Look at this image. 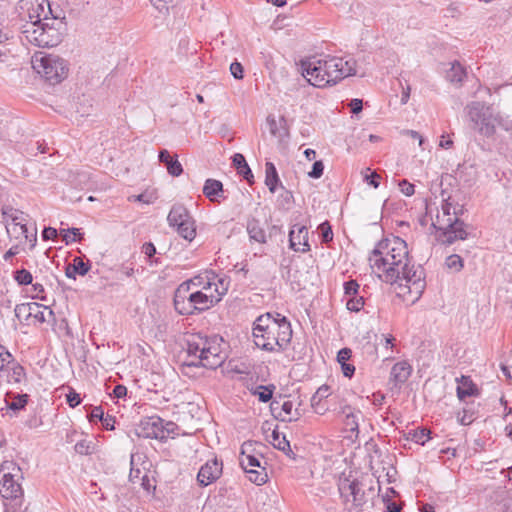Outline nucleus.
<instances>
[{
	"label": "nucleus",
	"mask_w": 512,
	"mask_h": 512,
	"mask_svg": "<svg viewBox=\"0 0 512 512\" xmlns=\"http://www.w3.org/2000/svg\"><path fill=\"white\" fill-rule=\"evenodd\" d=\"M478 394L476 385L471 381L469 377L462 376L459 380L457 387V397L463 401L466 397L474 396Z\"/></svg>",
	"instance_id": "26"
},
{
	"label": "nucleus",
	"mask_w": 512,
	"mask_h": 512,
	"mask_svg": "<svg viewBox=\"0 0 512 512\" xmlns=\"http://www.w3.org/2000/svg\"><path fill=\"white\" fill-rule=\"evenodd\" d=\"M372 270L388 284L405 281V286L420 295L424 289L423 270L411 265L407 243L400 237L380 241L369 256Z\"/></svg>",
	"instance_id": "1"
},
{
	"label": "nucleus",
	"mask_w": 512,
	"mask_h": 512,
	"mask_svg": "<svg viewBox=\"0 0 512 512\" xmlns=\"http://www.w3.org/2000/svg\"><path fill=\"white\" fill-rule=\"evenodd\" d=\"M13 362V356L2 345H0V371Z\"/></svg>",
	"instance_id": "44"
},
{
	"label": "nucleus",
	"mask_w": 512,
	"mask_h": 512,
	"mask_svg": "<svg viewBox=\"0 0 512 512\" xmlns=\"http://www.w3.org/2000/svg\"><path fill=\"white\" fill-rule=\"evenodd\" d=\"M292 409H293V404L291 401L283 402V404L281 405V410H282V412H284L285 415L284 416L281 414L279 415L283 421L297 420V418L290 417V415L292 414Z\"/></svg>",
	"instance_id": "50"
},
{
	"label": "nucleus",
	"mask_w": 512,
	"mask_h": 512,
	"mask_svg": "<svg viewBox=\"0 0 512 512\" xmlns=\"http://www.w3.org/2000/svg\"><path fill=\"white\" fill-rule=\"evenodd\" d=\"M273 386L272 388L270 387H267V386H259L254 394L255 395H258V398L261 402H268L271 398H272V395H273Z\"/></svg>",
	"instance_id": "43"
},
{
	"label": "nucleus",
	"mask_w": 512,
	"mask_h": 512,
	"mask_svg": "<svg viewBox=\"0 0 512 512\" xmlns=\"http://www.w3.org/2000/svg\"><path fill=\"white\" fill-rule=\"evenodd\" d=\"M259 445L257 442L246 441L241 446L240 456L254 455L256 452L255 446Z\"/></svg>",
	"instance_id": "52"
},
{
	"label": "nucleus",
	"mask_w": 512,
	"mask_h": 512,
	"mask_svg": "<svg viewBox=\"0 0 512 512\" xmlns=\"http://www.w3.org/2000/svg\"><path fill=\"white\" fill-rule=\"evenodd\" d=\"M143 429L146 431L145 436L164 440L167 435L164 430V420L160 417H150L142 422Z\"/></svg>",
	"instance_id": "16"
},
{
	"label": "nucleus",
	"mask_w": 512,
	"mask_h": 512,
	"mask_svg": "<svg viewBox=\"0 0 512 512\" xmlns=\"http://www.w3.org/2000/svg\"><path fill=\"white\" fill-rule=\"evenodd\" d=\"M430 431L429 430H426V429H421V430H414L413 432L410 433L411 435V439L418 443V444H421V445H424L425 442L430 439Z\"/></svg>",
	"instance_id": "42"
},
{
	"label": "nucleus",
	"mask_w": 512,
	"mask_h": 512,
	"mask_svg": "<svg viewBox=\"0 0 512 512\" xmlns=\"http://www.w3.org/2000/svg\"><path fill=\"white\" fill-rule=\"evenodd\" d=\"M215 305L212 295L200 290L189 289V284L181 283L174 293V307L181 315H193Z\"/></svg>",
	"instance_id": "6"
},
{
	"label": "nucleus",
	"mask_w": 512,
	"mask_h": 512,
	"mask_svg": "<svg viewBox=\"0 0 512 512\" xmlns=\"http://www.w3.org/2000/svg\"><path fill=\"white\" fill-rule=\"evenodd\" d=\"M67 402L70 407H72V408L76 407L77 405H79L81 403L80 395L78 393H76L74 390H71L67 394Z\"/></svg>",
	"instance_id": "55"
},
{
	"label": "nucleus",
	"mask_w": 512,
	"mask_h": 512,
	"mask_svg": "<svg viewBox=\"0 0 512 512\" xmlns=\"http://www.w3.org/2000/svg\"><path fill=\"white\" fill-rule=\"evenodd\" d=\"M330 395V387L327 385H322L315 392V398H327Z\"/></svg>",
	"instance_id": "63"
},
{
	"label": "nucleus",
	"mask_w": 512,
	"mask_h": 512,
	"mask_svg": "<svg viewBox=\"0 0 512 512\" xmlns=\"http://www.w3.org/2000/svg\"><path fill=\"white\" fill-rule=\"evenodd\" d=\"M319 229L324 243H328L333 239V232L328 221L321 223Z\"/></svg>",
	"instance_id": "47"
},
{
	"label": "nucleus",
	"mask_w": 512,
	"mask_h": 512,
	"mask_svg": "<svg viewBox=\"0 0 512 512\" xmlns=\"http://www.w3.org/2000/svg\"><path fill=\"white\" fill-rule=\"evenodd\" d=\"M224 281L218 280V283L215 282H205V286H202V289H199L200 292L205 293L207 295H212L215 300V304L218 303L222 296L226 293L227 288L223 287Z\"/></svg>",
	"instance_id": "27"
},
{
	"label": "nucleus",
	"mask_w": 512,
	"mask_h": 512,
	"mask_svg": "<svg viewBox=\"0 0 512 512\" xmlns=\"http://www.w3.org/2000/svg\"><path fill=\"white\" fill-rule=\"evenodd\" d=\"M33 292L35 293L32 297L40 300L45 299V289L44 286L40 283L32 284Z\"/></svg>",
	"instance_id": "57"
},
{
	"label": "nucleus",
	"mask_w": 512,
	"mask_h": 512,
	"mask_svg": "<svg viewBox=\"0 0 512 512\" xmlns=\"http://www.w3.org/2000/svg\"><path fill=\"white\" fill-rule=\"evenodd\" d=\"M399 187L401 192L406 196H412L415 192L414 185L408 182L407 180L400 181Z\"/></svg>",
	"instance_id": "53"
},
{
	"label": "nucleus",
	"mask_w": 512,
	"mask_h": 512,
	"mask_svg": "<svg viewBox=\"0 0 512 512\" xmlns=\"http://www.w3.org/2000/svg\"><path fill=\"white\" fill-rule=\"evenodd\" d=\"M303 76L318 88L334 85L338 81L356 74V61L342 57H312L301 61Z\"/></svg>",
	"instance_id": "2"
},
{
	"label": "nucleus",
	"mask_w": 512,
	"mask_h": 512,
	"mask_svg": "<svg viewBox=\"0 0 512 512\" xmlns=\"http://www.w3.org/2000/svg\"><path fill=\"white\" fill-rule=\"evenodd\" d=\"M349 106L351 108L352 113L358 114L362 111L363 103L361 99H353L351 100Z\"/></svg>",
	"instance_id": "61"
},
{
	"label": "nucleus",
	"mask_w": 512,
	"mask_h": 512,
	"mask_svg": "<svg viewBox=\"0 0 512 512\" xmlns=\"http://www.w3.org/2000/svg\"><path fill=\"white\" fill-rule=\"evenodd\" d=\"M14 279L19 285H29L32 284L33 276L26 269H20L15 271Z\"/></svg>",
	"instance_id": "38"
},
{
	"label": "nucleus",
	"mask_w": 512,
	"mask_h": 512,
	"mask_svg": "<svg viewBox=\"0 0 512 512\" xmlns=\"http://www.w3.org/2000/svg\"><path fill=\"white\" fill-rule=\"evenodd\" d=\"M266 123L269 128L270 134L278 140H283L288 136V129L286 128V120L282 116L279 121L273 115H269L266 118Z\"/></svg>",
	"instance_id": "20"
},
{
	"label": "nucleus",
	"mask_w": 512,
	"mask_h": 512,
	"mask_svg": "<svg viewBox=\"0 0 512 512\" xmlns=\"http://www.w3.org/2000/svg\"><path fill=\"white\" fill-rule=\"evenodd\" d=\"M3 215L7 220L11 221L12 230L15 232L18 227L20 233L27 232V222L29 220V215L20 211L18 209H14L12 207L7 208L3 211Z\"/></svg>",
	"instance_id": "17"
},
{
	"label": "nucleus",
	"mask_w": 512,
	"mask_h": 512,
	"mask_svg": "<svg viewBox=\"0 0 512 512\" xmlns=\"http://www.w3.org/2000/svg\"><path fill=\"white\" fill-rule=\"evenodd\" d=\"M352 351L349 348L341 349L337 354V361L341 364L347 363L351 358Z\"/></svg>",
	"instance_id": "56"
},
{
	"label": "nucleus",
	"mask_w": 512,
	"mask_h": 512,
	"mask_svg": "<svg viewBox=\"0 0 512 512\" xmlns=\"http://www.w3.org/2000/svg\"><path fill=\"white\" fill-rule=\"evenodd\" d=\"M20 9L24 18L28 19L26 24H40L51 21L52 9L48 0H21Z\"/></svg>",
	"instance_id": "12"
},
{
	"label": "nucleus",
	"mask_w": 512,
	"mask_h": 512,
	"mask_svg": "<svg viewBox=\"0 0 512 512\" xmlns=\"http://www.w3.org/2000/svg\"><path fill=\"white\" fill-rule=\"evenodd\" d=\"M20 479L15 478L8 481L7 486L0 487V494L6 501L11 503H4L5 512H15L22 504L23 490L19 483Z\"/></svg>",
	"instance_id": "13"
},
{
	"label": "nucleus",
	"mask_w": 512,
	"mask_h": 512,
	"mask_svg": "<svg viewBox=\"0 0 512 512\" xmlns=\"http://www.w3.org/2000/svg\"><path fill=\"white\" fill-rule=\"evenodd\" d=\"M28 401V395L27 394H13V393H6L5 395V405L7 409L13 410V411H19L25 407Z\"/></svg>",
	"instance_id": "28"
},
{
	"label": "nucleus",
	"mask_w": 512,
	"mask_h": 512,
	"mask_svg": "<svg viewBox=\"0 0 512 512\" xmlns=\"http://www.w3.org/2000/svg\"><path fill=\"white\" fill-rule=\"evenodd\" d=\"M57 237V230L53 227H47L42 232L43 240H50Z\"/></svg>",
	"instance_id": "62"
},
{
	"label": "nucleus",
	"mask_w": 512,
	"mask_h": 512,
	"mask_svg": "<svg viewBox=\"0 0 512 512\" xmlns=\"http://www.w3.org/2000/svg\"><path fill=\"white\" fill-rule=\"evenodd\" d=\"M249 477V480L256 485H263L268 480V475L266 472V469L264 467L260 468V470H257L255 468L244 470Z\"/></svg>",
	"instance_id": "36"
},
{
	"label": "nucleus",
	"mask_w": 512,
	"mask_h": 512,
	"mask_svg": "<svg viewBox=\"0 0 512 512\" xmlns=\"http://www.w3.org/2000/svg\"><path fill=\"white\" fill-rule=\"evenodd\" d=\"M412 368L406 361L397 362L391 369V380L395 385L405 383L411 375Z\"/></svg>",
	"instance_id": "21"
},
{
	"label": "nucleus",
	"mask_w": 512,
	"mask_h": 512,
	"mask_svg": "<svg viewBox=\"0 0 512 512\" xmlns=\"http://www.w3.org/2000/svg\"><path fill=\"white\" fill-rule=\"evenodd\" d=\"M2 479L0 480V487L7 486L8 481H12L17 478H22L21 468L13 461H4L0 464V474Z\"/></svg>",
	"instance_id": "18"
},
{
	"label": "nucleus",
	"mask_w": 512,
	"mask_h": 512,
	"mask_svg": "<svg viewBox=\"0 0 512 512\" xmlns=\"http://www.w3.org/2000/svg\"><path fill=\"white\" fill-rule=\"evenodd\" d=\"M205 282H210V279L208 277L204 276H196L188 281H185L184 283L189 284V289L199 290L202 289V286H205Z\"/></svg>",
	"instance_id": "45"
},
{
	"label": "nucleus",
	"mask_w": 512,
	"mask_h": 512,
	"mask_svg": "<svg viewBox=\"0 0 512 512\" xmlns=\"http://www.w3.org/2000/svg\"><path fill=\"white\" fill-rule=\"evenodd\" d=\"M207 338H203L199 335H192L187 340V355L189 360L197 361V356L202 354L204 345H207Z\"/></svg>",
	"instance_id": "24"
},
{
	"label": "nucleus",
	"mask_w": 512,
	"mask_h": 512,
	"mask_svg": "<svg viewBox=\"0 0 512 512\" xmlns=\"http://www.w3.org/2000/svg\"><path fill=\"white\" fill-rule=\"evenodd\" d=\"M230 72L235 79L243 78V66L239 62H233L230 65Z\"/></svg>",
	"instance_id": "54"
},
{
	"label": "nucleus",
	"mask_w": 512,
	"mask_h": 512,
	"mask_svg": "<svg viewBox=\"0 0 512 512\" xmlns=\"http://www.w3.org/2000/svg\"><path fill=\"white\" fill-rule=\"evenodd\" d=\"M26 241L30 242V249H33L37 242V230L36 228L33 230V232L29 233L28 231L26 233H21Z\"/></svg>",
	"instance_id": "59"
},
{
	"label": "nucleus",
	"mask_w": 512,
	"mask_h": 512,
	"mask_svg": "<svg viewBox=\"0 0 512 512\" xmlns=\"http://www.w3.org/2000/svg\"><path fill=\"white\" fill-rule=\"evenodd\" d=\"M240 465L244 470H247L248 468H262L260 464V460L254 455H248V456H240Z\"/></svg>",
	"instance_id": "37"
},
{
	"label": "nucleus",
	"mask_w": 512,
	"mask_h": 512,
	"mask_svg": "<svg viewBox=\"0 0 512 512\" xmlns=\"http://www.w3.org/2000/svg\"><path fill=\"white\" fill-rule=\"evenodd\" d=\"M321 401L322 398H315V394L311 397V406L314 409V411L318 414H323L325 411V408L320 406Z\"/></svg>",
	"instance_id": "60"
},
{
	"label": "nucleus",
	"mask_w": 512,
	"mask_h": 512,
	"mask_svg": "<svg viewBox=\"0 0 512 512\" xmlns=\"http://www.w3.org/2000/svg\"><path fill=\"white\" fill-rule=\"evenodd\" d=\"M24 376H25V372H24L23 367H21L20 365L13 364L12 374L10 375L9 381H13L15 383H20L22 381V379L24 378Z\"/></svg>",
	"instance_id": "49"
},
{
	"label": "nucleus",
	"mask_w": 512,
	"mask_h": 512,
	"mask_svg": "<svg viewBox=\"0 0 512 512\" xmlns=\"http://www.w3.org/2000/svg\"><path fill=\"white\" fill-rule=\"evenodd\" d=\"M473 412L467 409H463V415L459 417V421L462 425H469L474 421Z\"/></svg>",
	"instance_id": "58"
},
{
	"label": "nucleus",
	"mask_w": 512,
	"mask_h": 512,
	"mask_svg": "<svg viewBox=\"0 0 512 512\" xmlns=\"http://www.w3.org/2000/svg\"><path fill=\"white\" fill-rule=\"evenodd\" d=\"M222 474V464L213 459L205 463L197 474V481L200 486H208L215 482Z\"/></svg>",
	"instance_id": "14"
},
{
	"label": "nucleus",
	"mask_w": 512,
	"mask_h": 512,
	"mask_svg": "<svg viewBox=\"0 0 512 512\" xmlns=\"http://www.w3.org/2000/svg\"><path fill=\"white\" fill-rule=\"evenodd\" d=\"M103 426L107 429V430H113L115 427V418L113 416H110V415H107V416H104V418L101 420Z\"/></svg>",
	"instance_id": "64"
},
{
	"label": "nucleus",
	"mask_w": 512,
	"mask_h": 512,
	"mask_svg": "<svg viewBox=\"0 0 512 512\" xmlns=\"http://www.w3.org/2000/svg\"><path fill=\"white\" fill-rule=\"evenodd\" d=\"M270 443L278 450L283 452L290 451V443L285 435H281L277 430H273L270 436Z\"/></svg>",
	"instance_id": "35"
},
{
	"label": "nucleus",
	"mask_w": 512,
	"mask_h": 512,
	"mask_svg": "<svg viewBox=\"0 0 512 512\" xmlns=\"http://www.w3.org/2000/svg\"><path fill=\"white\" fill-rule=\"evenodd\" d=\"M445 194L442 191L441 206L432 218V226L440 232L439 238L443 243L452 244L456 240H465L468 233L464 222L459 219L463 206L454 197Z\"/></svg>",
	"instance_id": "4"
},
{
	"label": "nucleus",
	"mask_w": 512,
	"mask_h": 512,
	"mask_svg": "<svg viewBox=\"0 0 512 512\" xmlns=\"http://www.w3.org/2000/svg\"><path fill=\"white\" fill-rule=\"evenodd\" d=\"M341 414L344 417L346 429L351 432L358 431V421L362 416L361 411L346 405L342 407Z\"/></svg>",
	"instance_id": "23"
},
{
	"label": "nucleus",
	"mask_w": 512,
	"mask_h": 512,
	"mask_svg": "<svg viewBox=\"0 0 512 512\" xmlns=\"http://www.w3.org/2000/svg\"><path fill=\"white\" fill-rule=\"evenodd\" d=\"M265 184L271 193H275L278 183L280 182L276 167L273 163L265 164Z\"/></svg>",
	"instance_id": "30"
},
{
	"label": "nucleus",
	"mask_w": 512,
	"mask_h": 512,
	"mask_svg": "<svg viewBox=\"0 0 512 512\" xmlns=\"http://www.w3.org/2000/svg\"><path fill=\"white\" fill-rule=\"evenodd\" d=\"M171 227H176L178 234L186 240H193L196 235L194 220L186 207L181 204H175L167 217Z\"/></svg>",
	"instance_id": "10"
},
{
	"label": "nucleus",
	"mask_w": 512,
	"mask_h": 512,
	"mask_svg": "<svg viewBox=\"0 0 512 512\" xmlns=\"http://www.w3.org/2000/svg\"><path fill=\"white\" fill-rule=\"evenodd\" d=\"M347 309L350 311L358 312L364 306V298L363 296L356 295L348 297L346 300Z\"/></svg>",
	"instance_id": "39"
},
{
	"label": "nucleus",
	"mask_w": 512,
	"mask_h": 512,
	"mask_svg": "<svg viewBox=\"0 0 512 512\" xmlns=\"http://www.w3.org/2000/svg\"><path fill=\"white\" fill-rule=\"evenodd\" d=\"M359 288H360V286L355 280H350L348 282H345L344 283L345 296L348 298L351 296L358 295Z\"/></svg>",
	"instance_id": "46"
},
{
	"label": "nucleus",
	"mask_w": 512,
	"mask_h": 512,
	"mask_svg": "<svg viewBox=\"0 0 512 512\" xmlns=\"http://www.w3.org/2000/svg\"><path fill=\"white\" fill-rule=\"evenodd\" d=\"M32 317L39 323L50 322L54 320V312L47 306L37 303V309L32 311Z\"/></svg>",
	"instance_id": "34"
},
{
	"label": "nucleus",
	"mask_w": 512,
	"mask_h": 512,
	"mask_svg": "<svg viewBox=\"0 0 512 512\" xmlns=\"http://www.w3.org/2000/svg\"><path fill=\"white\" fill-rule=\"evenodd\" d=\"M34 71L52 84H57L67 77L66 61L57 55L36 52L31 58Z\"/></svg>",
	"instance_id": "8"
},
{
	"label": "nucleus",
	"mask_w": 512,
	"mask_h": 512,
	"mask_svg": "<svg viewBox=\"0 0 512 512\" xmlns=\"http://www.w3.org/2000/svg\"><path fill=\"white\" fill-rule=\"evenodd\" d=\"M253 338L255 345L262 350L282 351L291 341V324L280 314L277 318L270 313L260 315L254 322Z\"/></svg>",
	"instance_id": "3"
},
{
	"label": "nucleus",
	"mask_w": 512,
	"mask_h": 512,
	"mask_svg": "<svg viewBox=\"0 0 512 512\" xmlns=\"http://www.w3.org/2000/svg\"><path fill=\"white\" fill-rule=\"evenodd\" d=\"M37 309V303L31 302V303H22L18 304L15 307V316L19 320H28L30 317H32V311H35Z\"/></svg>",
	"instance_id": "33"
},
{
	"label": "nucleus",
	"mask_w": 512,
	"mask_h": 512,
	"mask_svg": "<svg viewBox=\"0 0 512 512\" xmlns=\"http://www.w3.org/2000/svg\"><path fill=\"white\" fill-rule=\"evenodd\" d=\"M247 232L249 234L250 239H252L258 243L266 242L265 231L262 228V226L258 220L252 219L251 221L248 222Z\"/></svg>",
	"instance_id": "29"
},
{
	"label": "nucleus",
	"mask_w": 512,
	"mask_h": 512,
	"mask_svg": "<svg viewBox=\"0 0 512 512\" xmlns=\"http://www.w3.org/2000/svg\"><path fill=\"white\" fill-rule=\"evenodd\" d=\"M50 20L37 25L25 24L21 32L22 42L43 48L57 46L62 41L65 23L55 16Z\"/></svg>",
	"instance_id": "5"
},
{
	"label": "nucleus",
	"mask_w": 512,
	"mask_h": 512,
	"mask_svg": "<svg viewBox=\"0 0 512 512\" xmlns=\"http://www.w3.org/2000/svg\"><path fill=\"white\" fill-rule=\"evenodd\" d=\"M90 263L84 262L82 258L75 257L71 264H68L65 268V275L75 280L76 275L85 276L90 270Z\"/></svg>",
	"instance_id": "22"
},
{
	"label": "nucleus",
	"mask_w": 512,
	"mask_h": 512,
	"mask_svg": "<svg viewBox=\"0 0 512 512\" xmlns=\"http://www.w3.org/2000/svg\"><path fill=\"white\" fill-rule=\"evenodd\" d=\"M75 452L81 455H88L91 453V442L86 440H81L75 444Z\"/></svg>",
	"instance_id": "48"
},
{
	"label": "nucleus",
	"mask_w": 512,
	"mask_h": 512,
	"mask_svg": "<svg viewBox=\"0 0 512 512\" xmlns=\"http://www.w3.org/2000/svg\"><path fill=\"white\" fill-rule=\"evenodd\" d=\"M207 345H204L202 354L197 356V361L186 360L187 366H202L208 369H216L221 366L226 358L225 353L222 351L217 339H208Z\"/></svg>",
	"instance_id": "11"
},
{
	"label": "nucleus",
	"mask_w": 512,
	"mask_h": 512,
	"mask_svg": "<svg viewBox=\"0 0 512 512\" xmlns=\"http://www.w3.org/2000/svg\"><path fill=\"white\" fill-rule=\"evenodd\" d=\"M233 163L238 169L239 174H241L244 179L252 184L253 174L245 160V157L242 154L236 153L233 157Z\"/></svg>",
	"instance_id": "31"
},
{
	"label": "nucleus",
	"mask_w": 512,
	"mask_h": 512,
	"mask_svg": "<svg viewBox=\"0 0 512 512\" xmlns=\"http://www.w3.org/2000/svg\"><path fill=\"white\" fill-rule=\"evenodd\" d=\"M370 168H366L362 171L363 179L365 182H367L370 186L377 189L380 185L379 178L380 175H378L376 172H370Z\"/></svg>",
	"instance_id": "40"
},
{
	"label": "nucleus",
	"mask_w": 512,
	"mask_h": 512,
	"mask_svg": "<svg viewBox=\"0 0 512 512\" xmlns=\"http://www.w3.org/2000/svg\"><path fill=\"white\" fill-rule=\"evenodd\" d=\"M338 489L346 511H361L367 499L362 485L357 480L350 481L349 479H343L340 481Z\"/></svg>",
	"instance_id": "9"
},
{
	"label": "nucleus",
	"mask_w": 512,
	"mask_h": 512,
	"mask_svg": "<svg viewBox=\"0 0 512 512\" xmlns=\"http://www.w3.org/2000/svg\"><path fill=\"white\" fill-rule=\"evenodd\" d=\"M159 161L165 164L167 171L170 175L174 177H178L183 173V168L181 163L177 159V155L173 158L170 153L163 149L159 152Z\"/></svg>",
	"instance_id": "19"
},
{
	"label": "nucleus",
	"mask_w": 512,
	"mask_h": 512,
	"mask_svg": "<svg viewBox=\"0 0 512 512\" xmlns=\"http://www.w3.org/2000/svg\"><path fill=\"white\" fill-rule=\"evenodd\" d=\"M289 243L294 251H309L308 229L305 226L294 225L289 233Z\"/></svg>",
	"instance_id": "15"
},
{
	"label": "nucleus",
	"mask_w": 512,
	"mask_h": 512,
	"mask_svg": "<svg viewBox=\"0 0 512 512\" xmlns=\"http://www.w3.org/2000/svg\"><path fill=\"white\" fill-rule=\"evenodd\" d=\"M466 76L464 67L459 62H454L451 68L446 72V78L452 83H460Z\"/></svg>",
	"instance_id": "32"
},
{
	"label": "nucleus",
	"mask_w": 512,
	"mask_h": 512,
	"mask_svg": "<svg viewBox=\"0 0 512 512\" xmlns=\"http://www.w3.org/2000/svg\"><path fill=\"white\" fill-rule=\"evenodd\" d=\"M445 264L448 269L454 270L456 272L460 271L463 268V260L457 254L448 256L446 258Z\"/></svg>",
	"instance_id": "41"
},
{
	"label": "nucleus",
	"mask_w": 512,
	"mask_h": 512,
	"mask_svg": "<svg viewBox=\"0 0 512 512\" xmlns=\"http://www.w3.org/2000/svg\"><path fill=\"white\" fill-rule=\"evenodd\" d=\"M203 194L210 201H218L219 197L223 194V184L215 179H207L203 187Z\"/></svg>",
	"instance_id": "25"
},
{
	"label": "nucleus",
	"mask_w": 512,
	"mask_h": 512,
	"mask_svg": "<svg viewBox=\"0 0 512 512\" xmlns=\"http://www.w3.org/2000/svg\"><path fill=\"white\" fill-rule=\"evenodd\" d=\"M324 164L322 161H315L312 166V170L308 173V176L314 179H318L323 175Z\"/></svg>",
	"instance_id": "51"
},
{
	"label": "nucleus",
	"mask_w": 512,
	"mask_h": 512,
	"mask_svg": "<svg viewBox=\"0 0 512 512\" xmlns=\"http://www.w3.org/2000/svg\"><path fill=\"white\" fill-rule=\"evenodd\" d=\"M466 109L471 128L482 136H493L496 131V126L503 125L501 117L494 114L491 107L481 102H472Z\"/></svg>",
	"instance_id": "7"
}]
</instances>
